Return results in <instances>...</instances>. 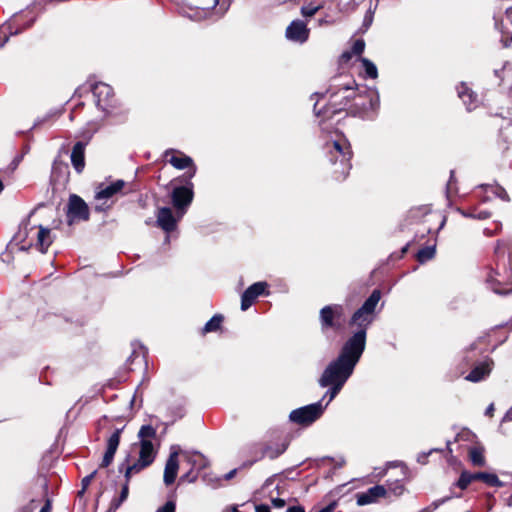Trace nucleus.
<instances>
[{
    "label": "nucleus",
    "mask_w": 512,
    "mask_h": 512,
    "mask_svg": "<svg viewBox=\"0 0 512 512\" xmlns=\"http://www.w3.org/2000/svg\"><path fill=\"white\" fill-rule=\"evenodd\" d=\"M506 16H507L508 18H511V17H512V7H510V8H507V9H506Z\"/></svg>",
    "instance_id": "nucleus-64"
},
{
    "label": "nucleus",
    "mask_w": 512,
    "mask_h": 512,
    "mask_svg": "<svg viewBox=\"0 0 512 512\" xmlns=\"http://www.w3.org/2000/svg\"><path fill=\"white\" fill-rule=\"evenodd\" d=\"M435 247L434 246H427L422 249H420L417 253V260L420 263H425L429 260H431L435 255Z\"/></svg>",
    "instance_id": "nucleus-35"
},
{
    "label": "nucleus",
    "mask_w": 512,
    "mask_h": 512,
    "mask_svg": "<svg viewBox=\"0 0 512 512\" xmlns=\"http://www.w3.org/2000/svg\"><path fill=\"white\" fill-rule=\"evenodd\" d=\"M140 358V354L137 353L135 350L132 352V354L130 355V357L128 358V362L129 363H133L135 359H139Z\"/></svg>",
    "instance_id": "nucleus-57"
},
{
    "label": "nucleus",
    "mask_w": 512,
    "mask_h": 512,
    "mask_svg": "<svg viewBox=\"0 0 512 512\" xmlns=\"http://www.w3.org/2000/svg\"><path fill=\"white\" fill-rule=\"evenodd\" d=\"M343 316V307L338 304L324 306L319 313L321 330L325 332L329 328L338 329L337 321Z\"/></svg>",
    "instance_id": "nucleus-9"
},
{
    "label": "nucleus",
    "mask_w": 512,
    "mask_h": 512,
    "mask_svg": "<svg viewBox=\"0 0 512 512\" xmlns=\"http://www.w3.org/2000/svg\"><path fill=\"white\" fill-rule=\"evenodd\" d=\"M365 49V42L363 39H357L352 45V53L361 55Z\"/></svg>",
    "instance_id": "nucleus-42"
},
{
    "label": "nucleus",
    "mask_w": 512,
    "mask_h": 512,
    "mask_svg": "<svg viewBox=\"0 0 512 512\" xmlns=\"http://www.w3.org/2000/svg\"><path fill=\"white\" fill-rule=\"evenodd\" d=\"M457 93L468 111H471L474 108H476L477 96L474 94L472 90L469 89V87L466 84L462 83L460 86H458Z\"/></svg>",
    "instance_id": "nucleus-23"
},
{
    "label": "nucleus",
    "mask_w": 512,
    "mask_h": 512,
    "mask_svg": "<svg viewBox=\"0 0 512 512\" xmlns=\"http://www.w3.org/2000/svg\"><path fill=\"white\" fill-rule=\"evenodd\" d=\"M61 168H63V169H65V170H67V169H68V166H67V164H65V163L58 162V161H54V163H53V169H54V170H57V169H61Z\"/></svg>",
    "instance_id": "nucleus-53"
},
{
    "label": "nucleus",
    "mask_w": 512,
    "mask_h": 512,
    "mask_svg": "<svg viewBox=\"0 0 512 512\" xmlns=\"http://www.w3.org/2000/svg\"><path fill=\"white\" fill-rule=\"evenodd\" d=\"M381 298V292L378 289L373 290V292L370 294V296L365 300V302L362 304V306L359 308L366 314H370L373 316L375 308L380 301Z\"/></svg>",
    "instance_id": "nucleus-27"
},
{
    "label": "nucleus",
    "mask_w": 512,
    "mask_h": 512,
    "mask_svg": "<svg viewBox=\"0 0 512 512\" xmlns=\"http://www.w3.org/2000/svg\"><path fill=\"white\" fill-rule=\"evenodd\" d=\"M9 34L6 32H0V47H3L5 43L8 41L10 35H16L20 33L22 30L19 28H16L15 30H12V25H8Z\"/></svg>",
    "instance_id": "nucleus-41"
},
{
    "label": "nucleus",
    "mask_w": 512,
    "mask_h": 512,
    "mask_svg": "<svg viewBox=\"0 0 512 512\" xmlns=\"http://www.w3.org/2000/svg\"><path fill=\"white\" fill-rule=\"evenodd\" d=\"M287 449V445L282 444H276L274 446H265L264 448H261L259 456L255 459V461L261 460L264 457H268L270 459H275L281 454L285 452Z\"/></svg>",
    "instance_id": "nucleus-25"
},
{
    "label": "nucleus",
    "mask_w": 512,
    "mask_h": 512,
    "mask_svg": "<svg viewBox=\"0 0 512 512\" xmlns=\"http://www.w3.org/2000/svg\"><path fill=\"white\" fill-rule=\"evenodd\" d=\"M369 107L372 111H376L379 107V96L373 94L369 97Z\"/></svg>",
    "instance_id": "nucleus-46"
},
{
    "label": "nucleus",
    "mask_w": 512,
    "mask_h": 512,
    "mask_svg": "<svg viewBox=\"0 0 512 512\" xmlns=\"http://www.w3.org/2000/svg\"><path fill=\"white\" fill-rule=\"evenodd\" d=\"M148 466L149 465L142 463L141 460L139 459L134 463L130 464V455H127L125 460L119 465V471H124L125 480L127 483H129L132 475L139 473Z\"/></svg>",
    "instance_id": "nucleus-20"
},
{
    "label": "nucleus",
    "mask_w": 512,
    "mask_h": 512,
    "mask_svg": "<svg viewBox=\"0 0 512 512\" xmlns=\"http://www.w3.org/2000/svg\"><path fill=\"white\" fill-rule=\"evenodd\" d=\"M223 321V316L220 314L214 315L203 327V334L215 332L220 329Z\"/></svg>",
    "instance_id": "nucleus-31"
},
{
    "label": "nucleus",
    "mask_w": 512,
    "mask_h": 512,
    "mask_svg": "<svg viewBox=\"0 0 512 512\" xmlns=\"http://www.w3.org/2000/svg\"><path fill=\"white\" fill-rule=\"evenodd\" d=\"M96 473H97L96 471H93L91 474L85 476L82 479V489L78 492L79 495H82L85 492V490L87 489V487L91 483L92 479L95 477Z\"/></svg>",
    "instance_id": "nucleus-43"
},
{
    "label": "nucleus",
    "mask_w": 512,
    "mask_h": 512,
    "mask_svg": "<svg viewBox=\"0 0 512 512\" xmlns=\"http://www.w3.org/2000/svg\"><path fill=\"white\" fill-rule=\"evenodd\" d=\"M171 154L172 156L168 159V162L176 169L183 170L188 168L187 177L189 179L193 178L196 174V166L193 162V159L180 151H176L173 149L166 150L165 156Z\"/></svg>",
    "instance_id": "nucleus-10"
},
{
    "label": "nucleus",
    "mask_w": 512,
    "mask_h": 512,
    "mask_svg": "<svg viewBox=\"0 0 512 512\" xmlns=\"http://www.w3.org/2000/svg\"><path fill=\"white\" fill-rule=\"evenodd\" d=\"M458 212L466 218L477 219V220H484L491 216L490 212H488L486 210H478L475 207L469 208V209L458 208Z\"/></svg>",
    "instance_id": "nucleus-29"
},
{
    "label": "nucleus",
    "mask_w": 512,
    "mask_h": 512,
    "mask_svg": "<svg viewBox=\"0 0 512 512\" xmlns=\"http://www.w3.org/2000/svg\"><path fill=\"white\" fill-rule=\"evenodd\" d=\"M512 421V406L507 410L505 415L502 418V422H511Z\"/></svg>",
    "instance_id": "nucleus-51"
},
{
    "label": "nucleus",
    "mask_w": 512,
    "mask_h": 512,
    "mask_svg": "<svg viewBox=\"0 0 512 512\" xmlns=\"http://www.w3.org/2000/svg\"><path fill=\"white\" fill-rule=\"evenodd\" d=\"M89 219V209L84 200L78 195L72 194L67 205V222L72 225L74 221H86Z\"/></svg>",
    "instance_id": "nucleus-8"
},
{
    "label": "nucleus",
    "mask_w": 512,
    "mask_h": 512,
    "mask_svg": "<svg viewBox=\"0 0 512 512\" xmlns=\"http://www.w3.org/2000/svg\"><path fill=\"white\" fill-rule=\"evenodd\" d=\"M387 494L393 495L394 497H398L403 494L404 492V486L401 483V481L397 480L393 483H390L388 485V488H386Z\"/></svg>",
    "instance_id": "nucleus-38"
},
{
    "label": "nucleus",
    "mask_w": 512,
    "mask_h": 512,
    "mask_svg": "<svg viewBox=\"0 0 512 512\" xmlns=\"http://www.w3.org/2000/svg\"><path fill=\"white\" fill-rule=\"evenodd\" d=\"M371 22H372V16H371V15H370V16H366V17H365V20H364V23H365L366 25H370V24H371Z\"/></svg>",
    "instance_id": "nucleus-63"
},
{
    "label": "nucleus",
    "mask_w": 512,
    "mask_h": 512,
    "mask_svg": "<svg viewBox=\"0 0 512 512\" xmlns=\"http://www.w3.org/2000/svg\"><path fill=\"white\" fill-rule=\"evenodd\" d=\"M474 481V475L473 473H470L468 471H463L456 483V485L461 489L465 490L470 483Z\"/></svg>",
    "instance_id": "nucleus-37"
},
{
    "label": "nucleus",
    "mask_w": 512,
    "mask_h": 512,
    "mask_svg": "<svg viewBox=\"0 0 512 512\" xmlns=\"http://www.w3.org/2000/svg\"><path fill=\"white\" fill-rule=\"evenodd\" d=\"M128 492H129L128 483L125 482V484L122 487L119 497H116L111 501L110 507H109V512H115L121 506V504L127 499Z\"/></svg>",
    "instance_id": "nucleus-32"
},
{
    "label": "nucleus",
    "mask_w": 512,
    "mask_h": 512,
    "mask_svg": "<svg viewBox=\"0 0 512 512\" xmlns=\"http://www.w3.org/2000/svg\"><path fill=\"white\" fill-rule=\"evenodd\" d=\"M122 431L123 428H117L108 438L106 451L104 453L100 467H108L112 463L120 443V436Z\"/></svg>",
    "instance_id": "nucleus-14"
},
{
    "label": "nucleus",
    "mask_w": 512,
    "mask_h": 512,
    "mask_svg": "<svg viewBox=\"0 0 512 512\" xmlns=\"http://www.w3.org/2000/svg\"><path fill=\"white\" fill-rule=\"evenodd\" d=\"M352 51L351 52H344L342 55H341V58L345 61H348L351 59V55H352Z\"/></svg>",
    "instance_id": "nucleus-62"
},
{
    "label": "nucleus",
    "mask_w": 512,
    "mask_h": 512,
    "mask_svg": "<svg viewBox=\"0 0 512 512\" xmlns=\"http://www.w3.org/2000/svg\"><path fill=\"white\" fill-rule=\"evenodd\" d=\"M493 413H494V404L491 403L487 408H486V411H485V415L487 416H493Z\"/></svg>",
    "instance_id": "nucleus-59"
},
{
    "label": "nucleus",
    "mask_w": 512,
    "mask_h": 512,
    "mask_svg": "<svg viewBox=\"0 0 512 512\" xmlns=\"http://www.w3.org/2000/svg\"><path fill=\"white\" fill-rule=\"evenodd\" d=\"M360 62L363 65L366 77L376 79L378 77V70L376 65L368 58L361 57Z\"/></svg>",
    "instance_id": "nucleus-33"
},
{
    "label": "nucleus",
    "mask_w": 512,
    "mask_h": 512,
    "mask_svg": "<svg viewBox=\"0 0 512 512\" xmlns=\"http://www.w3.org/2000/svg\"><path fill=\"white\" fill-rule=\"evenodd\" d=\"M92 93L95 98L96 106L103 112L108 113L109 109L113 107L114 94L110 85L98 82L92 87Z\"/></svg>",
    "instance_id": "nucleus-7"
},
{
    "label": "nucleus",
    "mask_w": 512,
    "mask_h": 512,
    "mask_svg": "<svg viewBox=\"0 0 512 512\" xmlns=\"http://www.w3.org/2000/svg\"><path fill=\"white\" fill-rule=\"evenodd\" d=\"M286 37L289 40L304 43L309 37V29L301 20H294L286 29Z\"/></svg>",
    "instance_id": "nucleus-13"
},
{
    "label": "nucleus",
    "mask_w": 512,
    "mask_h": 512,
    "mask_svg": "<svg viewBox=\"0 0 512 512\" xmlns=\"http://www.w3.org/2000/svg\"><path fill=\"white\" fill-rule=\"evenodd\" d=\"M327 157L332 165V174L335 180H344L351 169L352 151L348 141L344 138L333 140L326 144Z\"/></svg>",
    "instance_id": "nucleus-3"
},
{
    "label": "nucleus",
    "mask_w": 512,
    "mask_h": 512,
    "mask_svg": "<svg viewBox=\"0 0 512 512\" xmlns=\"http://www.w3.org/2000/svg\"><path fill=\"white\" fill-rule=\"evenodd\" d=\"M334 82V86L329 89L331 97L336 96L340 91H354L357 87L355 80L347 76H339L334 79Z\"/></svg>",
    "instance_id": "nucleus-22"
},
{
    "label": "nucleus",
    "mask_w": 512,
    "mask_h": 512,
    "mask_svg": "<svg viewBox=\"0 0 512 512\" xmlns=\"http://www.w3.org/2000/svg\"><path fill=\"white\" fill-rule=\"evenodd\" d=\"M126 186V182L123 180H116L106 187L100 189L96 193V199H109L114 195L120 193L122 189Z\"/></svg>",
    "instance_id": "nucleus-24"
},
{
    "label": "nucleus",
    "mask_w": 512,
    "mask_h": 512,
    "mask_svg": "<svg viewBox=\"0 0 512 512\" xmlns=\"http://www.w3.org/2000/svg\"><path fill=\"white\" fill-rule=\"evenodd\" d=\"M228 8H229V3L223 2V3L220 5V7H219V10H218L219 15H218L217 19H218V18H220V17H222V16L226 13V11L228 10Z\"/></svg>",
    "instance_id": "nucleus-49"
},
{
    "label": "nucleus",
    "mask_w": 512,
    "mask_h": 512,
    "mask_svg": "<svg viewBox=\"0 0 512 512\" xmlns=\"http://www.w3.org/2000/svg\"><path fill=\"white\" fill-rule=\"evenodd\" d=\"M253 448L255 451L253 452V460L248 463L249 466L256 462L255 459L259 456L262 447L255 445Z\"/></svg>",
    "instance_id": "nucleus-50"
},
{
    "label": "nucleus",
    "mask_w": 512,
    "mask_h": 512,
    "mask_svg": "<svg viewBox=\"0 0 512 512\" xmlns=\"http://www.w3.org/2000/svg\"><path fill=\"white\" fill-rule=\"evenodd\" d=\"M193 197V183L190 181L185 186H177L172 190L171 201L179 213V217L183 216L186 212L193 201Z\"/></svg>",
    "instance_id": "nucleus-6"
},
{
    "label": "nucleus",
    "mask_w": 512,
    "mask_h": 512,
    "mask_svg": "<svg viewBox=\"0 0 512 512\" xmlns=\"http://www.w3.org/2000/svg\"><path fill=\"white\" fill-rule=\"evenodd\" d=\"M210 11L207 9H196L192 10L191 13L187 14V17L190 18L193 21H200L207 17V14H209Z\"/></svg>",
    "instance_id": "nucleus-39"
},
{
    "label": "nucleus",
    "mask_w": 512,
    "mask_h": 512,
    "mask_svg": "<svg viewBox=\"0 0 512 512\" xmlns=\"http://www.w3.org/2000/svg\"><path fill=\"white\" fill-rule=\"evenodd\" d=\"M157 224L165 232H172L177 225V219L174 217L169 207H162L157 213Z\"/></svg>",
    "instance_id": "nucleus-16"
},
{
    "label": "nucleus",
    "mask_w": 512,
    "mask_h": 512,
    "mask_svg": "<svg viewBox=\"0 0 512 512\" xmlns=\"http://www.w3.org/2000/svg\"><path fill=\"white\" fill-rule=\"evenodd\" d=\"M178 455H179V447L172 446L170 455L166 461L165 468H164L163 481L166 486L173 484L177 477V473H178V469H179Z\"/></svg>",
    "instance_id": "nucleus-11"
},
{
    "label": "nucleus",
    "mask_w": 512,
    "mask_h": 512,
    "mask_svg": "<svg viewBox=\"0 0 512 512\" xmlns=\"http://www.w3.org/2000/svg\"><path fill=\"white\" fill-rule=\"evenodd\" d=\"M474 481L481 480L485 484L491 487H503L504 483L498 478L496 474L487 473V472H477L473 473Z\"/></svg>",
    "instance_id": "nucleus-28"
},
{
    "label": "nucleus",
    "mask_w": 512,
    "mask_h": 512,
    "mask_svg": "<svg viewBox=\"0 0 512 512\" xmlns=\"http://www.w3.org/2000/svg\"><path fill=\"white\" fill-rule=\"evenodd\" d=\"M286 512H305L304 508L302 506H292L289 507Z\"/></svg>",
    "instance_id": "nucleus-54"
},
{
    "label": "nucleus",
    "mask_w": 512,
    "mask_h": 512,
    "mask_svg": "<svg viewBox=\"0 0 512 512\" xmlns=\"http://www.w3.org/2000/svg\"><path fill=\"white\" fill-rule=\"evenodd\" d=\"M256 512H271L268 505L260 504L255 507Z\"/></svg>",
    "instance_id": "nucleus-52"
},
{
    "label": "nucleus",
    "mask_w": 512,
    "mask_h": 512,
    "mask_svg": "<svg viewBox=\"0 0 512 512\" xmlns=\"http://www.w3.org/2000/svg\"><path fill=\"white\" fill-rule=\"evenodd\" d=\"M85 147L86 143L79 141L75 143L71 151V163L77 173H81L85 167Z\"/></svg>",
    "instance_id": "nucleus-18"
},
{
    "label": "nucleus",
    "mask_w": 512,
    "mask_h": 512,
    "mask_svg": "<svg viewBox=\"0 0 512 512\" xmlns=\"http://www.w3.org/2000/svg\"><path fill=\"white\" fill-rule=\"evenodd\" d=\"M497 268L488 274L486 282L497 294L512 292V248L496 247Z\"/></svg>",
    "instance_id": "nucleus-2"
},
{
    "label": "nucleus",
    "mask_w": 512,
    "mask_h": 512,
    "mask_svg": "<svg viewBox=\"0 0 512 512\" xmlns=\"http://www.w3.org/2000/svg\"><path fill=\"white\" fill-rule=\"evenodd\" d=\"M314 112H315L316 116L330 115V111L328 108H325L324 110H317L316 105L314 106ZM335 112H336V110H333L331 112V114H334Z\"/></svg>",
    "instance_id": "nucleus-47"
},
{
    "label": "nucleus",
    "mask_w": 512,
    "mask_h": 512,
    "mask_svg": "<svg viewBox=\"0 0 512 512\" xmlns=\"http://www.w3.org/2000/svg\"><path fill=\"white\" fill-rule=\"evenodd\" d=\"M469 457L474 466L482 467L485 465L484 451L482 448H471L469 451Z\"/></svg>",
    "instance_id": "nucleus-30"
},
{
    "label": "nucleus",
    "mask_w": 512,
    "mask_h": 512,
    "mask_svg": "<svg viewBox=\"0 0 512 512\" xmlns=\"http://www.w3.org/2000/svg\"><path fill=\"white\" fill-rule=\"evenodd\" d=\"M139 460L146 465H151L156 457V450L151 441H139ZM137 446V443L134 444Z\"/></svg>",
    "instance_id": "nucleus-21"
},
{
    "label": "nucleus",
    "mask_w": 512,
    "mask_h": 512,
    "mask_svg": "<svg viewBox=\"0 0 512 512\" xmlns=\"http://www.w3.org/2000/svg\"><path fill=\"white\" fill-rule=\"evenodd\" d=\"M267 286L266 282H256L249 286L241 296V310L249 309L256 298L265 292Z\"/></svg>",
    "instance_id": "nucleus-12"
},
{
    "label": "nucleus",
    "mask_w": 512,
    "mask_h": 512,
    "mask_svg": "<svg viewBox=\"0 0 512 512\" xmlns=\"http://www.w3.org/2000/svg\"><path fill=\"white\" fill-rule=\"evenodd\" d=\"M440 449H431L429 452H422L417 457V462L420 464H426L428 456L433 452H438Z\"/></svg>",
    "instance_id": "nucleus-44"
},
{
    "label": "nucleus",
    "mask_w": 512,
    "mask_h": 512,
    "mask_svg": "<svg viewBox=\"0 0 512 512\" xmlns=\"http://www.w3.org/2000/svg\"><path fill=\"white\" fill-rule=\"evenodd\" d=\"M508 64V62H506L503 67L499 70V69H495L494 70V74L496 77H498L500 79V81H502V76H501V73L504 71V69L506 68V65Z\"/></svg>",
    "instance_id": "nucleus-55"
},
{
    "label": "nucleus",
    "mask_w": 512,
    "mask_h": 512,
    "mask_svg": "<svg viewBox=\"0 0 512 512\" xmlns=\"http://www.w3.org/2000/svg\"><path fill=\"white\" fill-rule=\"evenodd\" d=\"M362 354L361 347L356 343H344L337 358L332 360L321 374L319 386L326 388L331 384L345 385Z\"/></svg>",
    "instance_id": "nucleus-1"
},
{
    "label": "nucleus",
    "mask_w": 512,
    "mask_h": 512,
    "mask_svg": "<svg viewBox=\"0 0 512 512\" xmlns=\"http://www.w3.org/2000/svg\"><path fill=\"white\" fill-rule=\"evenodd\" d=\"M321 9L320 5L309 4L301 8V14L304 17H312Z\"/></svg>",
    "instance_id": "nucleus-40"
},
{
    "label": "nucleus",
    "mask_w": 512,
    "mask_h": 512,
    "mask_svg": "<svg viewBox=\"0 0 512 512\" xmlns=\"http://www.w3.org/2000/svg\"><path fill=\"white\" fill-rule=\"evenodd\" d=\"M326 405H323V399L294 409L289 414V420L300 426H309L318 420L324 413Z\"/></svg>",
    "instance_id": "nucleus-4"
},
{
    "label": "nucleus",
    "mask_w": 512,
    "mask_h": 512,
    "mask_svg": "<svg viewBox=\"0 0 512 512\" xmlns=\"http://www.w3.org/2000/svg\"><path fill=\"white\" fill-rule=\"evenodd\" d=\"M493 360L486 359L483 363L475 366L472 371L465 377L470 382H479L488 376L492 370Z\"/></svg>",
    "instance_id": "nucleus-19"
},
{
    "label": "nucleus",
    "mask_w": 512,
    "mask_h": 512,
    "mask_svg": "<svg viewBox=\"0 0 512 512\" xmlns=\"http://www.w3.org/2000/svg\"><path fill=\"white\" fill-rule=\"evenodd\" d=\"M52 242L53 240L51 237L50 229L43 226H39V231L37 235V245L39 246L40 251L42 253H46Z\"/></svg>",
    "instance_id": "nucleus-26"
},
{
    "label": "nucleus",
    "mask_w": 512,
    "mask_h": 512,
    "mask_svg": "<svg viewBox=\"0 0 512 512\" xmlns=\"http://www.w3.org/2000/svg\"><path fill=\"white\" fill-rule=\"evenodd\" d=\"M449 499H450V497H446V498H443V499L435 501L433 504H434L435 508H437V507H439L441 504L445 503Z\"/></svg>",
    "instance_id": "nucleus-61"
},
{
    "label": "nucleus",
    "mask_w": 512,
    "mask_h": 512,
    "mask_svg": "<svg viewBox=\"0 0 512 512\" xmlns=\"http://www.w3.org/2000/svg\"><path fill=\"white\" fill-rule=\"evenodd\" d=\"M272 504L275 508H283L286 504L284 499L281 498H274L272 499Z\"/></svg>",
    "instance_id": "nucleus-48"
},
{
    "label": "nucleus",
    "mask_w": 512,
    "mask_h": 512,
    "mask_svg": "<svg viewBox=\"0 0 512 512\" xmlns=\"http://www.w3.org/2000/svg\"><path fill=\"white\" fill-rule=\"evenodd\" d=\"M387 490L383 485H375L369 488L367 491L358 493L356 502L359 506L368 505L376 502L379 498L385 497Z\"/></svg>",
    "instance_id": "nucleus-15"
},
{
    "label": "nucleus",
    "mask_w": 512,
    "mask_h": 512,
    "mask_svg": "<svg viewBox=\"0 0 512 512\" xmlns=\"http://www.w3.org/2000/svg\"><path fill=\"white\" fill-rule=\"evenodd\" d=\"M335 509V504L332 503V504H329L327 505L326 507L322 508L321 510H319L318 512H333Z\"/></svg>",
    "instance_id": "nucleus-56"
},
{
    "label": "nucleus",
    "mask_w": 512,
    "mask_h": 512,
    "mask_svg": "<svg viewBox=\"0 0 512 512\" xmlns=\"http://www.w3.org/2000/svg\"><path fill=\"white\" fill-rule=\"evenodd\" d=\"M156 512H175V503L173 501H167L165 505L158 508Z\"/></svg>",
    "instance_id": "nucleus-45"
},
{
    "label": "nucleus",
    "mask_w": 512,
    "mask_h": 512,
    "mask_svg": "<svg viewBox=\"0 0 512 512\" xmlns=\"http://www.w3.org/2000/svg\"><path fill=\"white\" fill-rule=\"evenodd\" d=\"M484 191L482 201H490L493 198H499L502 201L508 202L510 200L505 189L498 184H482L479 186Z\"/></svg>",
    "instance_id": "nucleus-17"
},
{
    "label": "nucleus",
    "mask_w": 512,
    "mask_h": 512,
    "mask_svg": "<svg viewBox=\"0 0 512 512\" xmlns=\"http://www.w3.org/2000/svg\"><path fill=\"white\" fill-rule=\"evenodd\" d=\"M236 472H237V469H233V470L229 471V472L225 475V479H226V480H230V479H232V478L235 476Z\"/></svg>",
    "instance_id": "nucleus-60"
},
{
    "label": "nucleus",
    "mask_w": 512,
    "mask_h": 512,
    "mask_svg": "<svg viewBox=\"0 0 512 512\" xmlns=\"http://www.w3.org/2000/svg\"><path fill=\"white\" fill-rule=\"evenodd\" d=\"M51 511V502L49 500L46 501L44 506L41 508L40 512H50Z\"/></svg>",
    "instance_id": "nucleus-58"
},
{
    "label": "nucleus",
    "mask_w": 512,
    "mask_h": 512,
    "mask_svg": "<svg viewBox=\"0 0 512 512\" xmlns=\"http://www.w3.org/2000/svg\"><path fill=\"white\" fill-rule=\"evenodd\" d=\"M344 385H339V384H331V385H328V390L326 391V393L324 394V396L322 397L323 401L328 398L327 402L326 403H323V405H326V407L329 405V403L339 394V392L341 391V389L343 388Z\"/></svg>",
    "instance_id": "nucleus-36"
},
{
    "label": "nucleus",
    "mask_w": 512,
    "mask_h": 512,
    "mask_svg": "<svg viewBox=\"0 0 512 512\" xmlns=\"http://www.w3.org/2000/svg\"><path fill=\"white\" fill-rule=\"evenodd\" d=\"M156 437V429L151 425L141 426L138 432L139 441H151Z\"/></svg>",
    "instance_id": "nucleus-34"
},
{
    "label": "nucleus",
    "mask_w": 512,
    "mask_h": 512,
    "mask_svg": "<svg viewBox=\"0 0 512 512\" xmlns=\"http://www.w3.org/2000/svg\"><path fill=\"white\" fill-rule=\"evenodd\" d=\"M373 320L374 316L366 314L360 309L356 310L352 315L349 324L350 326H356L358 330L349 337L345 343H356L361 347V353H363L366 346L367 329L372 324Z\"/></svg>",
    "instance_id": "nucleus-5"
}]
</instances>
